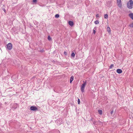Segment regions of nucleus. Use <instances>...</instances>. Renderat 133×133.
<instances>
[{
    "instance_id": "ddd939ff",
    "label": "nucleus",
    "mask_w": 133,
    "mask_h": 133,
    "mask_svg": "<svg viewBox=\"0 0 133 133\" xmlns=\"http://www.w3.org/2000/svg\"><path fill=\"white\" fill-rule=\"evenodd\" d=\"M94 23L95 24H98L99 23V21L98 20H96L95 21Z\"/></svg>"
},
{
    "instance_id": "9d476101",
    "label": "nucleus",
    "mask_w": 133,
    "mask_h": 133,
    "mask_svg": "<svg viewBox=\"0 0 133 133\" xmlns=\"http://www.w3.org/2000/svg\"><path fill=\"white\" fill-rule=\"evenodd\" d=\"M107 30L109 33H110L111 32V30L109 27H107Z\"/></svg>"
},
{
    "instance_id": "7ed1b4c3",
    "label": "nucleus",
    "mask_w": 133,
    "mask_h": 133,
    "mask_svg": "<svg viewBox=\"0 0 133 133\" xmlns=\"http://www.w3.org/2000/svg\"><path fill=\"white\" fill-rule=\"evenodd\" d=\"M7 48L8 50H11L12 48V45L11 43H9L7 45Z\"/></svg>"
},
{
    "instance_id": "f3484780",
    "label": "nucleus",
    "mask_w": 133,
    "mask_h": 133,
    "mask_svg": "<svg viewBox=\"0 0 133 133\" xmlns=\"http://www.w3.org/2000/svg\"><path fill=\"white\" fill-rule=\"evenodd\" d=\"M78 103L79 104H80V101L79 99H78Z\"/></svg>"
},
{
    "instance_id": "4468645a",
    "label": "nucleus",
    "mask_w": 133,
    "mask_h": 133,
    "mask_svg": "<svg viewBox=\"0 0 133 133\" xmlns=\"http://www.w3.org/2000/svg\"><path fill=\"white\" fill-rule=\"evenodd\" d=\"M75 54L74 52H72L71 54V57H75Z\"/></svg>"
},
{
    "instance_id": "b1692460",
    "label": "nucleus",
    "mask_w": 133,
    "mask_h": 133,
    "mask_svg": "<svg viewBox=\"0 0 133 133\" xmlns=\"http://www.w3.org/2000/svg\"><path fill=\"white\" fill-rule=\"evenodd\" d=\"M40 51L41 52H44V50H43L42 49V50H41Z\"/></svg>"
},
{
    "instance_id": "393cba45",
    "label": "nucleus",
    "mask_w": 133,
    "mask_h": 133,
    "mask_svg": "<svg viewBox=\"0 0 133 133\" xmlns=\"http://www.w3.org/2000/svg\"><path fill=\"white\" fill-rule=\"evenodd\" d=\"M113 111H111V114H112L113 113Z\"/></svg>"
},
{
    "instance_id": "0eeeda50",
    "label": "nucleus",
    "mask_w": 133,
    "mask_h": 133,
    "mask_svg": "<svg viewBox=\"0 0 133 133\" xmlns=\"http://www.w3.org/2000/svg\"><path fill=\"white\" fill-rule=\"evenodd\" d=\"M129 16L131 19L133 20V13L129 14Z\"/></svg>"
},
{
    "instance_id": "dca6fc26",
    "label": "nucleus",
    "mask_w": 133,
    "mask_h": 133,
    "mask_svg": "<svg viewBox=\"0 0 133 133\" xmlns=\"http://www.w3.org/2000/svg\"><path fill=\"white\" fill-rule=\"evenodd\" d=\"M114 66V64H111L110 66V69H111L112 68V67H113Z\"/></svg>"
},
{
    "instance_id": "423d86ee",
    "label": "nucleus",
    "mask_w": 133,
    "mask_h": 133,
    "mask_svg": "<svg viewBox=\"0 0 133 133\" xmlns=\"http://www.w3.org/2000/svg\"><path fill=\"white\" fill-rule=\"evenodd\" d=\"M117 72L118 74H121L122 73V71L121 69H117Z\"/></svg>"
},
{
    "instance_id": "aec40b11",
    "label": "nucleus",
    "mask_w": 133,
    "mask_h": 133,
    "mask_svg": "<svg viewBox=\"0 0 133 133\" xmlns=\"http://www.w3.org/2000/svg\"><path fill=\"white\" fill-rule=\"evenodd\" d=\"M64 54L65 55H67V52L65 51L64 52Z\"/></svg>"
},
{
    "instance_id": "1a4fd4ad",
    "label": "nucleus",
    "mask_w": 133,
    "mask_h": 133,
    "mask_svg": "<svg viewBox=\"0 0 133 133\" xmlns=\"http://www.w3.org/2000/svg\"><path fill=\"white\" fill-rule=\"evenodd\" d=\"M74 78V77L73 76H71L70 79V82L71 83L72 81H73Z\"/></svg>"
},
{
    "instance_id": "6e6552de",
    "label": "nucleus",
    "mask_w": 133,
    "mask_h": 133,
    "mask_svg": "<svg viewBox=\"0 0 133 133\" xmlns=\"http://www.w3.org/2000/svg\"><path fill=\"white\" fill-rule=\"evenodd\" d=\"M69 24L71 26H72L74 25V23L73 22L69 21Z\"/></svg>"
},
{
    "instance_id": "f8f14e48",
    "label": "nucleus",
    "mask_w": 133,
    "mask_h": 133,
    "mask_svg": "<svg viewBox=\"0 0 133 133\" xmlns=\"http://www.w3.org/2000/svg\"><path fill=\"white\" fill-rule=\"evenodd\" d=\"M104 17L105 18L107 19L108 17V15L107 14H104Z\"/></svg>"
},
{
    "instance_id": "4be33fe9",
    "label": "nucleus",
    "mask_w": 133,
    "mask_h": 133,
    "mask_svg": "<svg viewBox=\"0 0 133 133\" xmlns=\"http://www.w3.org/2000/svg\"><path fill=\"white\" fill-rule=\"evenodd\" d=\"M96 17H99V15L98 14H97L96 15Z\"/></svg>"
},
{
    "instance_id": "2eb2a0df",
    "label": "nucleus",
    "mask_w": 133,
    "mask_h": 133,
    "mask_svg": "<svg viewBox=\"0 0 133 133\" xmlns=\"http://www.w3.org/2000/svg\"><path fill=\"white\" fill-rule=\"evenodd\" d=\"M59 15L58 14H57L55 15V17L56 18H58L59 17Z\"/></svg>"
},
{
    "instance_id": "f257e3e1",
    "label": "nucleus",
    "mask_w": 133,
    "mask_h": 133,
    "mask_svg": "<svg viewBox=\"0 0 133 133\" xmlns=\"http://www.w3.org/2000/svg\"><path fill=\"white\" fill-rule=\"evenodd\" d=\"M127 7L130 9H132L133 7V2L132 0H130L128 3L127 5Z\"/></svg>"
},
{
    "instance_id": "412c9836",
    "label": "nucleus",
    "mask_w": 133,
    "mask_h": 133,
    "mask_svg": "<svg viewBox=\"0 0 133 133\" xmlns=\"http://www.w3.org/2000/svg\"><path fill=\"white\" fill-rule=\"evenodd\" d=\"M2 10L5 13L6 12V10L5 9H4V8L2 9Z\"/></svg>"
},
{
    "instance_id": "a211bd4d",
    "label": "nucleus",
    "mask_w": 133,
    "mask_h": 133,
    "mask_svg": "<svg viewBox=\"0 0 133 133\" xmlns=\"http://www.w3.org/2000/svg\"><path fill=\"white\" fill-rule=\"evenodd\" d=\"M48 39L49 41L51 40V38L49 36L48 37Z\"/></svg>"
},
{
    "instance_id": "39448f33",
    "label": "nucleus",
    "mask_w": 133,
    "mask_h": 133,
    "mask_svg": "<svg viewBox=\"0 0 133 133\" xmlns=\"http://www.w3.org/2000/svg\"><path fill=\"white\" fill-rule=\"evenodd\" d=\"M30 109L31 110L33 111H37L38 110L37 108L35 106H31Z\"/></svg>"
},
{
    "instance_id": "5701e85b",
    "label": "nucleus",
    "mask_w": 133,
    "mask_h": 133,
    "mask_svg": "<svg viewBox=\"0 0 133 133\" xmlns=\"http://www.w3.org/2000/svg\"><path fill=\"white\" fill-rule=\"evenodd\" d=\"M93 32H94V34H95V33L96 32V31H95V30H93Z\"/></svg>"
},
{
    "instance_id": "9b49d317",
    "label": "nucleus",
    "mask_w": 133,
    "mask_h": 133,
    "mask_svg": "<svg viewBox=\"0 0 133 133\" xmlns=\"http://www.w3.org/2000/svg\"><path fill=\"white\" fill-rule=\"evenodd\" d=\"M99 113L101 115L102 113V111L101 110H98Z\"/></svg>"
},
{
    "instance_id": "20e7f679",
    "label": "nucleus",
    "mask_w": 133,
    "mask_h": 133,
    "mask_svg": "<svg viewBox=\"0 0 133 133\" xmlns=\"http://www.w3.org/2000/svg\"><path fill=\"white\" fill-rule=\"evenodd\" d=\"M117 2L118 6L119 7L121 8L122 6L121 0H117Z\"/></svg>"
},
{
    "instance_id": "6ab92c4d",
    "label": "nucleus",
    "mask_w": 133,
    "mask_h": 133,
    "mask_svg": "<svg viewBox=\"0 0 133 133\" xmlns=\"http://www.w3.org/2000/svg\"><path fill=\"white\" fill-rule=\"evenodd\" d=\"M33 2L34 3H36L37 2V0H33Z\"/></svg>"
},
{
    "instance_id": "f03ea898",
    "label": "nucleus",
    "mask_w": 133,
    "mask_h": 133,
    "mask_svg": "<svg viewBox=\"0 0 133 133\" xmlns=\"http://www.w3.org/2000/svg\"><path fill=\"white\" fill-rule=\"evenodd\" d=\"M83 82V83L82 85L81 88V91L82 92H84V89L87 84L86 81H85V82L84 81Z\"/></svg>"
}]
</instances>
